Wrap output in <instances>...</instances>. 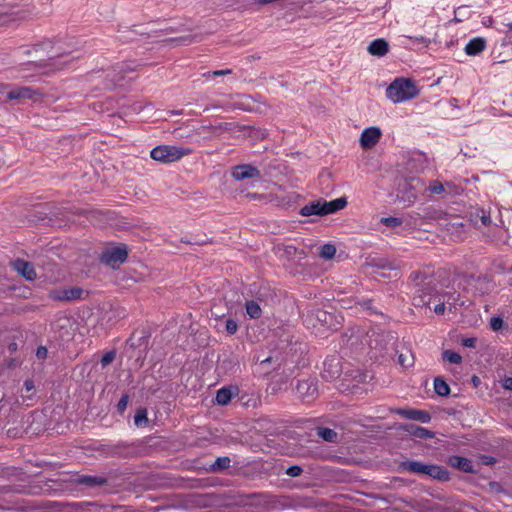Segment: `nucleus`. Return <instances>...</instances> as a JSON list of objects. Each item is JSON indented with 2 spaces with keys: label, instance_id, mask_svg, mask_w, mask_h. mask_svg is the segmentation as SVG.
I'll return each mask as SVG.
<instances>
[{
  "label": "nucleus",
  "instance_id": "nucleus-1",
  "mask_svg": "<svg viewBox=\"0 0 512 512\" xmlns=\"http://www.w3.org/2000/svg\"><path fill=\"white\" fill-rule=\"evenodd\" d=\"M342 320L341 316L322 309L312 310L304 318L306 326L313 329L314 333L320 337H326L329 331L337 330L341 326Z\"/></svg>",
  "mask_w": 512,
  "mask_h": 512
},
{
  "label": "nucleus",
  "instance_id": "nucleus-2",
  "mask_svg": "<svg viewBox=\"0 0 512 512\" xmlns=\"http://www.w3.org/2000/svg\"><path fill=\"white\" fill-rule=\"evenodd\" d=\"M418 94L415 82L407 78L395 79L386 89V97L393 103L411 100Z\"/></svg>",
  "mask_w": 512,
  "mask_h": 512
},
{
  "label": "nucleus",
  "instance_id": "nucleus-3",
  "mask_svg": "<svg viewBox=\"0 0 512 512\" xmlns=\"http://www.w3.org/2000/svg\"><path fill=\"white\" fill-rule=\"evenodd\" d=\"M400 469L418 475H427L439 481H448L449 472L442 466L436 464H424L418 461H405L400 464Z\"/></svg>",
  "mask_w": 512,
  "mask_h": 512
},
{
  "label": "nucleus",
  "instance_id": "nucleus-4",
  "mask_svg": "<svg viewBox=\"0 0 512 512\" xmlns=\"http://www.w3.org/2000/svg\"><path fill=\"white\" fill-rule=\"evenodd\" d=\"M347 205L344 197L334 199L332 201L316 200L301 208L302 216L327 215L343 209Z\"/></svg>",
  "mask_w": 512,
  "mask_h": 512
},
{
  "label": "nucleus",
  "instance_id": "nucleus-5",
  "mask_svg": "<svg viewBox=\"0 0 512 512\" xmlns=\"http://www.w3.org/2000/svg\"><path fill=\"white\" fill-rule=\"evenodd\" d=\"M191 153L190 149L173 146L160 145L153 148L150 156L153 160L161 163H172Z\"/></svg>",
  "mask_w": 512,
  "mask_h": 512
},
{
  "label": "nucleus",
  "instance_id": "nucleus-6",
  "mask_svg": "<svg viewBox=\"0 0 512 512\" xmlns=\"http://www.w3.org/2000/svg\"><path fill=\"white\" fill-rule=\"evenodd\" d=\"M417 282L418 289L416 295L413 298L414 305L416 306H427L431 303L433 292L435 290L433 286V279L431 277H423L422 273L417 272L414 274V280Z\"/></svg>",
  "mask_w": 512,
  "mask_h": 512
},
{
  "label": "nucleus",
  "instance_id": "nucleus-7",
  "mask_svg": "<svg viewBox=\"0 0 512 512\" xmlns=\"http://www.w3.org/2000/svg\"><path fill=\"white\" fill-rule=\"evenodd\" d=\"M127 256L128 251L125 246L113 247L102 253L101 261L112 268H116L126 261Z\"/></svg>",
  "mask_w": 512,
  "mask_h": 512
},
{
  "label": "nucleus",
  "instance_id": "nucleus-8",
  "mask_svg": "<svg viewBox=\"0 0 512 512\" xmlns=\"http://www.w3.org/2000/svg\"><path fill=\"white\" fill-rule=\"evenodd\" d=\"M381 136L380 128L375 126L365 128L360 135V145L363 149H371L379 142Z\"/></svg>",
  "mask_w": 512,
  "mask_h": 512
},
{
  "label": "nucleus",
  "instance_id": "nucleus-9",
  "mask_svg": "<svg viewBox=\"0 0 512 512\" xmlns=\"http://www.w3.org/2000/svg\"><path fill=\"white\" fill-rule=\"evenodd\" d=\"M231 175L237 181H243L245 179H259L261 176L260 171L249 164L235 166L231 171Z\"/></svg>",
  "mask_w": 512,
  "mask_h": 512
},
{
  "label": "nucleus",
  "instance_id": "nucleus-10",
  "mask_svg": "<svg viewBox=\"0 0 512 512\" xmlns=\"http://www.w3.org/2000/svg\"><path fill=\"white\" fill-rule=\"evenodd\" d=\"M407 186H409L410 189H408L407 192H403L401 198L405 202L413 203L418 197V194L423 189L424 185L420 182V180L412 179L410 182L404 183L403 189H405Z\"/></svg>",
  "mask_w": 512,
  "mask_h": 512
},
{
  "label": "nucleus",
  "instance_id": "nucleus-11",
  "mask_svg": "<svg viewBox=\"0 0 512 512\" xmlns=\"http://www.w3.org/2000/svg\"><path fill=\"white\" fill-rule=\"evenodd\" d=\"M296 391L303 400H310L316 395L317 387L313 381L303 380L298 383Z\"/></svg>",
  "mask_w": 512,
  "mask_h": 512
},
{
  "label": "nucleus",
  "instance_id": "nucleus-12",
  "mask_svg": "<svg viewBox=\"0 0 512 512\" xmlns=\"http://www.w3.org/2000/svg\"><path fill=\"white\" fill-rule=\"evenodd\" d=\"M14 269L27 280H34L37 277L33 265L24 260H16L13 262Z\"/></svg>",
  "mask_w": 512,
  "mask_h": 512
},
{
  "label": "nucleus",
  "instance_id": "nucleus-13",
  "mask_svg": "<svg viewBox=\"0 0 512 512\" xmlns=\"http://www.w3.org/2000/svg\"><path fill=\"white\" fill-rule=\"evenodd\" d=\"M367 50L373 56L383 57L389 51V44L385 39L378 38L369 44Z\"/></svg>",
  "mask_w": 512,
  "mask_h": 512
},
{
  "label": "nucleus",
  "instance_id": "nucleus-14",
  "mask_svg": "<svg viewBox=\"0 0 512 512\" xmlns=\"http://www.w3.org/2000/svg\"><path fill=\"white\" fill-rule=\"evenodd\" d=\"M486 48V40L482 37L471 39L465 46V53L469 56L480 54Z\"/></svg>",
  "mask_w": 512,
  "mask_h": 512
},
{
  "label": "nucleus",
  "instance_id": "nucleus-15",
  "mask_svg": "<svg viewBox=\"0 0 512 512\" xmlns=\"http://www.w3.org/2000/svg\"><path fill=\"white\" fill-rule=\"evenodd\" d=\"M399 413L407 419L417 420L422 423H428L431 419L429 413L423 410L408 409L401 410Z\"/></svg>",
  "mask_w": 512,
  "mask_h": 512
},
{
  "label": "nucleus",
  "instance_id": "nucleus-16",
  "mask_svg": "<svg viewBox=\"0 0 512 512\" xmlns=\"http://www.w3.org/2000/svg\"><path fill=\"white\" fill-rule=\"evenodd\" d=\"M35 93L28 87L15 88L7 93V99L9 100H20V99H32Z\"/></svg>",
  "mask_w": 512,
  "mask_h": 512
},
{
  "label": "nucleus",
  "instance_id": "nucleus-17",
  "mask_svg": "<svg viewBox=\"0 0 512 512\" xmlns=\"http://www.w3.org/2000/svg\"><path fill=\"white\" fill-rule=\"evenodd\" d=\"M449 464L452 467L458 468L464 472H472L473 471L472 462L465 457L453 456L449 459Z\"/></svg>",
  "mask_w": 512,
  "mask_h": 512
},
{
  "label": "nucleus",
  "instance_id": "nucleus-18",
  "mask_svg": "<svg viewBox=\"0 0 512 512\" xmlns=\"http://www.w3.org/2000/svg\"><path fill=\"white\" fill-rule=\"evenodd\" d=\"M237 389L234 387H223L217 391L216 402L220 405L228 404L232 397L236 394Z\"/></svg>",
  "mask_w": 512,
  "mask_h": 512
},
{
  "label": "nucleus",
  "instance_id": "nucleus-19",
  "mask_svg": "<svg viewBox=\"0 0 512 512\" xmlns=\"http://www.w3.org/2000/svg\"><path fill=\"white\" fill-rule=\"evenodd\" d=\"M81 292L82 291L78 288L65 289L61 292H52L51 297L57 300H72L78 299L80 297Z\"/></svg>",
  "mask_w": 512,
  "mask_h": 512
},
{
  "label": "nucleus",
  "instance_id": "nucleus-20",
  "mask_svg": "<svg viewBox=\"0 0 512 512\" xmlns=\"http://www.w3.org/2000/svg\"><path fill=\"white\" fill-rule=\"evenodd\" d=\"M456 301L455 294L445 293L439 296V303L435 305L434 312L438 315H442L445 312V303L450 306L454 305Z\"/></svg>",
  "mask_w": 512,
  "mask_h": 512
},
{
  "label": "nucleus",
  "instance_id": "nucleus-21",
  "mask_svg": "<svg viewBox=\"0 0 512 512\" xmlns=\"http://www.w3.org/2000/svg\"><path fill=\"white\" fill-rule=\"evenodd\" d=\"M246 312L250 318L257 319L261 316L262 310L257 302L248 301L246 303Z\"/></svg>",
  "mask_w": 512,
  "mask_h": 512
},
{
  "label": "nucleus",
  "instance_id": "nucleus-22",
  "mask_svg": "<svg viewBox=\"0 0 512 512\" xmlns=\"http://www.w3.org/2000/svg\"><path fill=\"white\" fill-rule=\"evenodd\" d=\"M434 390L440 396H447L450 393L448 384L440 378L434 380Z\"/></svg>",
  "mask_w": 512,
  "mask_h": 512
},
{
  "label": "nucleus",
  "instance_id": "nucleus-23",
  "mask_svg": "<svg viewBox=\"0 0 512 512\" xmlns=\"http://www.w3.org/2000/svg\"><path fill=\"white\" fill-rule=\"evenodd\" d=\"M317 435L328 442H335L337 439V433L329 428H318Z\"/></svg>",
  "mask_w": 512,
  "mask_h": 512
},
{
  "label": "nucleus",
  "instance_id": "nucleus-24",
  "mask_svg": "<svg viewBox=\"0 0 512 512\" xmlns=\"http://www.w3.org/2000/svg\"><path fill=\"white\" fill-rule=\"evenodd\" d=\"M80 482L84 485L95 487L103 485L106 482V480L103 477L84 476L81 478Z\"/></svg>",
  "mask_w": 512,
  "mask_h": 512
},
{
  "label": "nucleus",
  "instance_id": "nucleus-25",
  "mask_svg": "<svg viewBox=\"0 0 512 512\" xmlns=\"http://www.w3.org/2000/svg\"><path fill=\"white\" fill-rule=\"evenodd\" d=\"M230 463L231 460L229 457H218L211 465V470L214 472L224 470L230 466Z\"/></svg>",
  "mask_w": 512,
  "mask_h": 512
},
{
  "label": "nucleus",
  "instance_id": "nucleus-26",
  "mask_svg": "<svg viewBox=\"0 0 512 512\" xmlns=\"http://www.w3.org/2000/svg\"><path fill=\"white\" fill-rule=\"evenodd\" d=\"M134 423L138 427L146 426L148 423L147 410L144 408L139 409L134 416Z\"/></svg>",
  "mask_w": 512,
  "mask_h": 512
},
{
  "label": "nucleus",
  "instance_id": "nucleus-27",
  "mask_svg": "<svg viewBox=\"0 0 512 512\" xmlns=\"http://www.w3.org/2000/svg\"><path fill=\"white\" fill-rule=\"evenodd\" d=\"M442 357L444 360L452 364H460L462 362V356L459 353L454 352L452 350H445L442 353Z\"/></svg>",
  "mask_w": 512,
  "mask_h": 512
},
{
  "label": "nucleus",
  "instance_id": "nucleus-28",
  "mask_svg": "<svg viewBox=\"0 0 512 512\" xmlns=\"http://www.w3.org/2000/svg\"><path fill=\"white\" fill-rule=\"evenodd\" d=\"M336 254V247L333 244H325L321 247L320 256L324 259H332Z\"/></svg>",
  "mask_w": 512,
  "mask_h": 512
},
{
  "label": "nucleus",
  "instance_id": "nucleus-29",
  "mask_svg": "<svg viewBox=\"0 0 512 512\" xmlns=\"http://www.w3.org/2000/svg\"><path fill=\"white\" fill-rule=\"evenodd\" d=\"M404 37L406 39L410 40L413 44H418L425 48H427L431 44V40L425 36H404Z\"/></svg>",
  "mask_w": 512,
  "mask_h": 512
},
{
  "label": "nucleus",
  "instance_id": "nucleus-30",
  "mask_svg": "<svg viewBox=\"0 0 512 512\" xmlns=\"http://www.w3.org/2000/svg\"><path fill=\"white\" fill-rule=\"evenodd\" d=\"M380 222L388 227H398L403 221L398 217H383Z\"/></svg>",
  "mask_w": 512,
  "mask_h": 512
},
{
  "label": "nucleus",
  "instance_id": "nucleus-31",
  "mask_svg": "<svg viewBox=\"0 0 512 512\" xmlns=\"http://www.w3.org/2000/svg\"><path fill=\"white\" fill-rule=\"evenodd\" d=\"M413 433L415 436L420 437V438H432L433 437V433L423 427H417Z\"/></svg>",
  "mask_w": 512,
  "mask_h": 512
},
{
  "label": "nucleus",
  "instance_id": "nucleus-32",
  "mask_svg": "<svg viewBox=\"0 0 512 512\" xmlns=\"http://www.w3.org/2000/svg\"><path fill=\"white\" fill-rule=\"evenodd\" d=\"M303 469L298 465L290 466L286 469V474L290 477H297L301 475Z\"/></svg>",
  "mask_w": 512,
  "mask_h": 512
},
{
  "label": "nucleus",
  "instance_id": "nucleus-33",
  "mask_svg": "<svg viewBox=\"0 0 512 512\" xmlns=\"http://www.w3.org/2000/svg\"><path fill=\"white\" fill-rule=\"evenodd\" d=\"M503 319L500 317H492L490 320V326L492 330L498 331L503 327Z\"/></svg>",
  "mask_w": 512,
  "mask_h": 512
},
{
  "label": "nucleus",
  "instance_id": "nucleus-34",
  "mask_svg": "<svg viewBox=\"0 0 512 512\" xmlns=\"http://www.w3.org/2000/svg\"><path fill=\"white\" fill-rule=\"evenodd\" d=\"M429 190L432 193L440 194V193H442L444 191V187H443L442 183H440L438 181H435V182L430 184Z\"/></svg>",
  "mask_w": 512,
  "mask_h": 512
},
{
  "label": "nucleus",
  "instance_id": "nucleus-35",
  "mask_svg": "<svg viewBox=\"0 0 512 512\" xmlns=\"http://www.w3.org/2000/svg\"><path fill=\"white\" fill-rule=\"evenodd\" d=\"M237 329H238V325L234 320L228 319L226 321V330L229 334L236 333Z\"/></svg>",
  "mask_w": 512,
  "mask_h": 512
},
{
  "label": "nucleus",
  "instance_id": "nucleus-36",
  "mask_svg": "<svg viewBox=\"0 0 512 512\" xmlns=\"http://www.w3.org/2000/svg\"><path fill=\"white\" fill-rule=\"evenodd\" d=\"M114 358H115V353L108 352L101 358V364L103 366H106V365L110 364L114 360Z\"/></svg>",
  "mask_w": 512,
  "mask_h": 512
},
{
  "label": "nucleus",
  "instance_id": "nucleus-37",
  "mask_svg": "<svg viewBox=\"0 0 512 512\" xmlns=\"http://www.w3.org/2000/svg\"><path fill=\"white\" fill-rule=\"evenodd\" d=\"M476 342L477 340L474 337L462 339V345L468 348H474L476 346Z\"/></svg>",
  "mask_w": 512,
  "mask_h": 512
},
{
  "label": "nucleus",
  "instance_id": "nucleus-38",
  "mask_svg": "<svg viewBox=\"0 0 512 512\" xmlns=\"http://www.w3.org/2000/svg\"><path fill=\"white\" fill-rule=\"evenodd\" d=\"M480 212H481L480 219H481L482 225H484V226L490 225V223H491L490 216L487 215L484 210H481Z\"/></svg>",
  "mask_w": 512,
  "mask_h": 512
},
{
  "label": "nucleus",
  "instance_id": "nucleus-39",
  "mask_svg": "<svg viewBox=\"0 0 512 512\" xmlns=\"http://www.w3.org/2000/svg\"><path fill=\"white\" fill-rule=\"evenodd\" d=\"M232 71L230 69H225V70H215L213 72H208L207 75L210 76H223V75H228L230 74Z\"/></svg>",
  "mask_w": 512,
  "mask_h": 512
},
{
  "label": "nucleus",
  "instance_id": "nucleus-40",
  "mask_svg": "<svg viewBox=\"0 0 512 512\" xmlns=\"http://www.w3.org/2000/svg\"><path fill=\"white\" fill-rule=\"evenodd\" d=\"M47 354H48V350L46 349V347H39L36 351V356L39 358V359H45L47 357Z\"/></svg>",
  "mask_w": 512,
  "mask_h": 512
},
{
  "label": "nucleus",
  "instance_id": "nucleus-41",
  "mask_svg": "<svg viewBox=\"0 0 512 512\" xmlns=\"http://www.w3.org/2000/svg\"><path fill=\"white\" fill-rule=\"evenodd\" d=\"M127 404H128V396H126V395H125V396H123V397L120 399V401H119V403H118V408H119V410H122V411H123V410H125V408H126Z\"/></svg>",
  "mask_w": 512,
  "mask_h": 512
},
{
  "label": "nucleus",
  "instance_id": "nucleus-42",
  "mask_svg": "<svg viewBox=\"0 0 512 512\" xmlns=\"http://www.w3.org/2000/svg\"><path fill=\"white\" fill-rule=\"evenodd\" d=\"M502 386L506 389V390H511L512 391V377H507L503 380V383H502Z\"/></svg>",
  "mask_w": 512,
  "mask_h": 512
},
{
  "label": "nucleus",
  "instance_id": "nucleus-43",
  "mask_svg": "<svg viewBox=\"0 0 512 512\" xmlns=\"http://www.w3.org/2000/svg\"><path fill=\"white\" fill-rule=\"evenodd\" d=\"M407 360H408L407 357L403 354L399 355V357H398L399 363L404 367H408L411 365V362H407Z\"/></svg>",
  "mask_w": 512,
  "mask_h": 512
},
{
  "label": "nucleus",
  "instance_id": "nucleus-44",
  "mask_svg": "<svg viewBox=\"0 0 512 512\" xmlns=\"http://www.w3.org/2000/svg\"><path fill=\"white\" fill-rule=\"evenodd\" d=\"M24 387H25V389H26V391H27V392L32 391V390L34 389V383H33V381H32V380H29V379H28V380H26V381L24 382Z\"/></svg>",
  "mask_w": 512,
  "mask_h": 512
},
{
  "label": "nucleus",
  "instance_id": "nucleus-45",
  "mask_svg": "<svg viewBox=\"0 0 512 512\" xmlns=\"http://www.w3.org/2000/svg\"><path fill=\"white\" fill-rule=\"evenodd\" d=\"M8 21L9 20H8V17L6 16V14L0 11V25H4Z\"/></svg>",
  "mask_w": 512,
  "mask_h": 512
},
{
  "label": "nucleus",
  "instance_id": "nucleus-46",
  "mask_svg": "<svg viewBox=\"0 0 512 512\" xmlns=\"http://www.w3.org/2000/svg\"><path fill=\"white\" fill-rule=\"evenodd\" d=\"M133 70H134V68H133V67H131V66H126V67H125V69H123V68H121V69H120V73H125V72H127V71H133Z\"/></svg>",
  "mask_w": 512,
  "mask_h": 512
},
{
  "label": "nucleus",
  "instance_id": "nucleus-47",
  "mask_svg": "<svg viewBox=\"0 0 512 512\" xmlns=\"http://www.w3.org/2000/svg\"><path fill=\"white\" fill-rule=\"evenodd\" d=\"M478 381H479V379H478L476 376H475V377H473V382H474V383H476V382H478Z\"/></svg>",
  "mask_w": 512,
  "mask_h": 512
},
{
  "label": "nucleus",
  "instance_id": "nucleus-48",
  "mask_svg": "<svg viewBox=\"0 0 512 512\" xmlns=\"http://www.w3.org/2000/svg\"><path fill=\"white\" fill-rule=\"evenodd\" d=\"M122 78L123 76L118 77L117 81H121Z\"/></svg>",
  "mask_w": 512,
  "mask_h": 512
},
{
  "label": "nucleus",
  "instance_id": "nucleus-49",
  "mask_svg": "<svg viewBox=\"0 0 512 512\" xmlns=\"http://www.w3.org/2000/svg\"><path fill=\"white\" fill-rule=\"evenodd\" d=\"M508 26H509V28L512 30V23H510Z\"/></svg>",
  "mask_w": 512,
  "mask_h": 512
}]
</instances>
